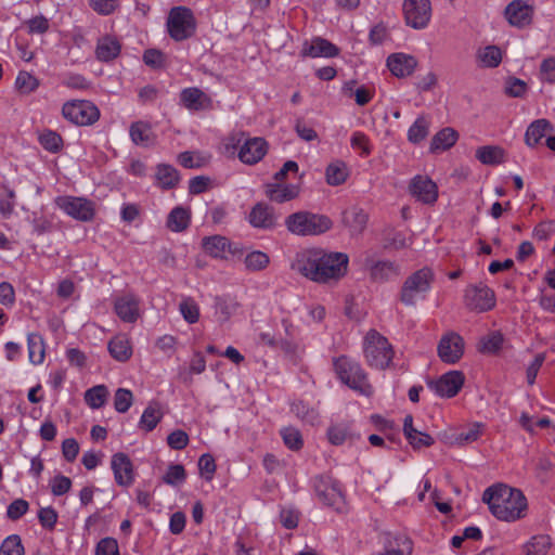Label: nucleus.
Masks as SVG:
<instances>
[{
    "instance_id": "obj_18",
    "label": "nucleus",
    "mask_w": 555,
    "mask_h": 555,
    "mask_svg": "<svg viewBox=\"0 0 555 555\" xmlns=\"http://www.w3.org/2000/svg\"><path fill=\"white\" fill-rule=\"evenodd\" d=\"M386 65L395 77L405 78L415 72L418 62L416 57L411 54L397 52L387 57Z\"/></svg>"
},
{
    "instance_id": "obj_1",
    "label": "nucleus",
    "mask_w": 555,
    "mask_h": 555,
    "mask_svg": "<svg viewBox=\"0 0 555 555\" xmlns=\"http://www.w3.org/2000/svg\"><path fill=\"white\" fill-rule=\"evenodd\" d=\"M348 263L345 253L309 248L296 255L292 269L312 282L332 284L346 275Z\"/></svg>"
},
{
    "instance_id": "obj_25",
    "label": "nucleus",
    "mask_w": 555,
    "mask_h": 555,
    "mask_svg": "<svg viewBox=\"0 0 555 555\" xmlns=\"http://www.w3.org/2000/svg\"><path fill=\"white\" fill-rule=\"evenodd\" d=\"M369 216L360 207H351L343 214V222L352 235L361 234L367 224Z\"/></svg>"
},
{
    "instance_id": "obj_48",
    "label": "nucleus",
    "mask_w": 555,
    "mask_h": 555,
    "mask_svg": "<svg viewBox=\"0 0 555 555\" xmlns=\"http://www.w3.org/2000/svg\"><path fill=\"white\" fill-rule=\"evenodd\" d=\"M39 85V79L25 70L20 72L15 79V88L22 94H30L38 89Z\"/></svg>"
},
{
    "instance_id": "obj_61",
    "label": "nucleus",
    "mask_w": 555,
    "mask_h": 555,
    "mask_svg": "<svg viewBox=\"0 0 555 555\" xmlns=\"http://www.w3.org/2000/svg\"><path fill=\"white\" fill-rule=\"evenodd\" d=\"M351 147L361 151V154L367 156L371 153L370 140L366 134L361 131L352 133L350 139Z\"/></svg>"
},
{
    "instance_id": "obj_49",
    "label": "nucleus",
    "mask_w": 555,
    "mask_h": 555,
    "mask_svg": "<svg viewBox=\"0 0 555 555\" xmlns=\"http://www.w3.org/2000/svg\"><path fill=\"white\" fill-rule=\"evenodd\" d=\"M503 340L501 333L492 332L479 340L478 350L482 353H495L501 349Z\"/></svg>"
},
{
    "instance_id": "obj_39",
    "label": "nucleus",
    "mask_w": 555,
    "mask_h": 555,
    "mask_svg": "<svg viewBox=\"0 0 555 555\" xmlns=\"http://www.w3.org/2000/svg\"><path fill=\"white\" fill-rule=\"evenodd\" d=\"M27 347L29 361L33 364H41L44 360L43 339L38 333H29L27 335Z\"/></svg>"
},
{
    "instance_id": "obj_58",
    "label": "nucleus",
    "mask_w": 555,
    "mask_h": 555,
    "mask_svg": "<svg viewBox=\"0 0 555 555\" xmlns=\"http://www.w3.org/2000/svg\"><path fill=\"white\" fill-rule=\"evenodd\" d=\"M88 3L100 15H109L118 8V0H88Z\"/></svg>"
},
{
    "instance_id": "obj_13",
    "label": "nucleus",
    "mask_w": 555,
    "mask_h": 555,
    "mask_svg": "<svg viewBox=\"0 0 555 555\" xmlns=\"http://www.w3.org/2000/svg\"><path fill=\"white\" fill-rule=\"evenodd\" d=\"M439 358L448 364H454L464 354V339L457 333L443 335L438 345Z\"/></svg>"
},
{
    "instance_id": "obj_42",
    "label": "nucleus",
    "mask_w": 555,
    "mask_h": 555,
    "mask_svg": "<svg viewBox=\"0 0 555 555\" xmlns=\"http://www.w3.org/2000/svg\"><path fill=\"white\" fill-rule=\"evenodd\" d=\"M163 413L157 403H150L143 411L139 425L146 431L153 430L160 422Z\"/></svg>"
},
{
    "instance_id": "obj_53",
    "label": "nucleus",
    "mask_w": 555,
    "mask_h": 555,
    "mask_svg": "<svg viewBox=\"0 0 555 555\" xmlns=\"http://www.w3.org/2000/svg\"><path fill=\"white\" fill-rule=\"evenodd\" d=\"M186 478L185 469L181 464H171L163 476V481L169 486L176 487L184 482Z\"/></svg>"
},
{
    "instance_id": "obj_4",
    "label": "nucleus",
    "mask_w": 555,
    "mask_h": 555,
    "mask_svg": "<svg viewBox=\"0 0 555 555\" xmlns=\"http://www.w3.org/2000/svg\"><path fill=\"white\" fill-rule=\"evenodd\" d=\"M334 369L338 378L348 387L360 395L370 397L373 393V387L361 365L346 356L334 359Z\"/></svg>"
},
{
    "instance_id": "obj_27",
    "label": "nucleus",
    "mask_w": 555,
    "mask_h": 555,
    "mask_svg": "<svg viewBox=\"0 0 555 555\" xmlns=\"http://www.w3.org/2000/svg\"><path fill=\"white\" fill-rule=\"evenodd\" d=\"M121 50V44L113 36L101 37L95 47V56L101 62H109L116 59Z\"/></svg>"
},
{
    "instance_id": "obj_17",
    "label": "nucleus",
    "mask_w": 555,
    "mask_h": 555,
    "mask_svg": "<svg viewBox=\"0 0 555 555\" xmlns=\"http://www.w3.org/2000/svg\"><path fill=\"white\" fill-rule=\"evenodd\" d=\"M114 311L121 321L134 323L140 318V299L131 293L116 296Z\"/></svg>"
},
{
    "instance_id": "obj_10",
    "label": "nucleus",
    "mask_w": 555,
    "mask_h": 555,
    "mask_svg": "<svg viewBox=\"0 0 555 555\" xmlns=\"http://www.w3.org/2000/svg\"><path fill=\"white\" fill-rule=\"evenodd\" d=\"M464 304L472 311L486 312L495 306V295L483 283L472 284L464 292Z\"/></svg>"
},
{
    "instance_id": "obj_8",
    "label": "nucleus",
    "mask_w": 555,
    "mask_h": 555,
    "mask_svg": "<svg viewBox=\"0 0 555 555\" xmlns=\"http://www.w3.org/2000/svg\"><path fill=\"white\" fill-rule=\"evenodd\" d=\"M196 18L186 7H175L170 10L167 18L169 36L176 41H183L191 38L196 31Z\"/></svg>"
},
{
    "instance_id": "obj_41",
    "label": "nucleus",
    "mask_w": 555,
    "mask_h": 555,
    "mask_svg": "<svg viewBox=\"0 0 555 555\" xmlns=\"http://www.w3.org/2000/svg\"><path fill=\"white\" fill-rule=\"evenodd\" d=\"M157 184L163 189H172L179 182V173L176 168L170 165H158L156 169Z\"/></svg>"
},
{
    "instance_id": "obj_16",
    "label": "nucleus",
    "mask_w": 555,
    "mask_h": 555,
    "mask_svg": "<svg viewBox=\"0 0 555 555\" xmlns=\"http://www.w3.org/2000/svg\"><path fill=\"white\" fill-rule=\"evenodd\" d=\"M111 468L114 479L118 486L129 487L134 481L133 464L130 457L124 452H117L112 455Z\"/></svg>"
},
{
    "instance_id": "obj_36",
    "label": "nucleus",
    "mask_w": 555,
    "mask_h": 555,
    "mask_svg": "<svg viewBox=\"0 0 555 555\" xmlns=\"http://www.w3.org/2000/svg\"><path fill=\"white\" fill-rule=\"evenodd\" d=\"M476 157L483 165H499L504 162L505 152L500 146L486 145L476 151Z\"/></svg>"
},
{
    "instance_id": "obj_40",
    "label": "nucleus",
    "mask_w": 555,
    "mask_h": 555,
    "mask_svg": "<svg viewBox=\"0 0 555 555\" xmlns=\"http://www.w3.org/2000/svg\"><path fill=\"white\" fill-rule=\"evenodd\" d=\"M412 552V541L405 535H398L388 540L384 552L377 555H406Z\"/></svg>"
},
{
    "instance_id": "obj_32",
    "label": "nucleus",
    "mask_w": 555,
    "mask_h": 555,
    "mask_svg": "<svg viewBox=\"0 0 555 555\" xmlns=\"http://www.w3.org/2000/svg\"><path fill=\"white\" fill-rule=\"evenodd\" d=\"M202 245L204 250L215 258H225L227 254L230 251V243L228 238L220 235L203 238Z\"/></svg>"
},
{
    "instance_id": "obj_45",
    "label": "nucleus",
    "mask_w": 555,
    "mask_h": 555,
    "mask_svg": "<svg viewBox=\"0 0 555 555\" xmlns=\"http://www.w3.org/2000/svg\"><path fill=\"white\" fill-rule=\"evenodd\" d=\"M429 133V121L424 116H420L408 130V140L413 144H418Z\"/></svg>"
},
{
    "instance_id": "obj_63",
    "label": "nucleus",
    "mask_w": 555,
    "mask_h": 555,
    "mask_svg": "<svg viewBox=\"0 0 555 555\" xmlns=\"http://www.w3.org/2000/svg\"><path fill=\"white\" fill-rule=\"evenodd\" d=\"M167 443L173 450H182L189 443V436L184 430L177 429L168 435Z\"/></svg>"
},
{
    "instance_id": "obj_37",
    "label": "nucleus",
    "mask_w": 555,
    "mask_h": 555,
    "mask_svg": "<svg viewBox=\"0 0 555 555\" xmlns=\"http://www.w3.org/2000/svg\"><path fill=\"white\" fill-rule=\"evenodd\" d=\"M349 176V170L343 160H335L331 163L325 170L326 182L330 185L343 184Z\"/></svg>"
},
{
    "instance_id": "obj_3",
    "label": "nucleus",
    "mask_w": 555,
    "mask_h": 555,
    "mask_svg": "<svg viewBox=\"0 0 555 555\" xmlns=\"http://www.w3.org/2000/svg\"><path fill=\"white\" fill-rule=\"evenodd\" d=\"M285 227L298 236H315L331 230L333 222L325 215L300 210L286 217Z\"/></svg>"
},
{
    "instance_id": "obj_51",
    "label": "nucleus",
    "mask_w": 555,
    "mask_h": 555,
    "mask_svg": "<svg viewBox=\"0 0 555 555\" xmlns=\"http://www.w3.org/2000/svg\"><path fill=\"white\" fill-rule=\"evenodd\" d=\"M179 311L183 319L190 324L196 323L199 319V307L191 297H184L181 300Z\"/></svg>"
},
{
    "instance_id": "obj_50",
    "label": "nucleus",
    "mask_w": 555,
    "mask_h": 555,
    "mask_svg": "<svg viewBox=\"0 0 555 555\" xmlns=\"http://www.w3.org/2000/svg\"><path fill=\"white\" fill-rule=\"evenodd\" d=\"M38 139L41 146L52 153L59 152L63 146L62 137L53 130H43Z\"/></svg>"
},
{
    "instance_id": "obj_34",
    "label": "nucleus",
    "mask_w": 555,
    "mask_h": 555,
    "mask_svg": "<svg viewBox=\"0 0 555 555\" xmlns=\"http://www.w3.org/2000/svg\"><path fill=\"white\" fill-rule=\"evenodd\" d=\"M459 139V133L452 128H443L437 132L430 142V151H446L452 147Z\"/></svg>"
},
{
    "instance_id": "obj_52",
    "label": "nucleus",
    "mask_w": 555,
    "mask_h": 555,
    "mask_svg": "<svg viewBox=\"0 0 555 555\" xmlns=\"http://www.w3.org/2000/svg\"><path fill=\"white\" fill-rule=\"evenodd\" d=\"M281 437L285 446L294 451L300 450L304 446V440L300 431L295 427H284L281 429Z\"/></svg>"
},
{
    "instance_id": "obj_22",
    "label": "nucleus",
    "mask_w": 555,
    "mask_h": 555,
    "mask_svg": "<svg viewBox=\"0 0 555 555\" xmlns=\"http://www.w3.org/2000/svg\"><path fill=\"white\" fill-rule=\"evenodd\" d=\"M181 103L190 111H204L211 106V99L198 88H185L180 94Z\"/></svg>"
},
{
    "instance_id": "obj_44",
    "label": "nucleus",
    "mask_w": 555,
    "mask_h": 555,
    "mask_svg": "<svg viewBox=\"0 0 555 555\" xmlns=\"http://www.w3.org/2000/svg\"><path fill=\"white\" fill-rule=\"evenodd\" d=\"M107 396V387L105 385H96L85 392V401L91 409H100L105 404Z\"/></svg>"
},
{
    "instance_id": "obj_57",
    "label": "nucleus",
    "mask_w": 555,
    "mask_h": 555,
    "mask_svg": "<svg viewBox=\"0 0 555 555\" xmlns=\"http://www.w3.org/2000/svg\"><path fill=\"white\" fill-rule=\"evenodd\" d=\"M216 462L215 459L206 453L203 454L198 460V469L201 473V476L206 479L207 481H210L214 478L215 472H216Z\"/></svg>"
},
{
    "instance_id": "obj_2",
    "label": "nucleus",
    "mask_w": 555,
    "mask_h": 555,
    "mask_svg": "<svg viewBox=\"0 0 555 555\" xmlns=\"http://www.w3.org/2000/svg\"><path fill=\"white\" fill-rule=\"evenodd\" d=\"M482 500L489 505L491 513L504 521H515L524 517L527 509V500L521 491L505 485L488 488Z\"/></svg>"
},
{
    "instance_id": "obj_29",
    "label": "nucleus",
    "mask_w": 555,
    "mask_h": 555,
    "mask_svg": "<svg viewBox=\"0 0 555 555\" xmlns=\"http://www.w3.org/2000/svg\"><path fill=\"white\" fill-rule=\"evenodd\" d=\"M327 438L334 446H340L345 442H353L360 438L350 424H335L327 430Z\"/></svg>"
},
{
    "instance_id": "obj_47",
    "label": "nucleus",
    "mask_w": 555,
    "mask_h": 555,
    "mask_svg": "<svg viewBox=\"0 0 555 555\" xmlns=\"http://www.w3.org/2000/svg\"><path fill=\"white\" fill-rule=\"evenodd\" d=\"M270 263L268 254L261 250L249 251L244 259L245 268L248 271H261L266 269Z\"/></svg>"
},
{
    "instance_id": "obj_9",
    "label": "nucleus",
    "mask_w": 555,
    "mask_h": 555,
    "mask_svg": "<svg viewBox=\"0 0 555 555\" xmlns=\"http://www.w3.org/2000/svg\"><path fill=\"white\" fill-rule=\"evenodd\" d=\"M54 203L64 214L81 222L91 221L95 216L94 202L86 197L62 195Z\"/></svg>"
},
{
    "instance_id": "obj_24",
    "label": "nucleus",
    "mask_w": 555,
    "mask_h": 555,
    "mask_svg": "<svg viewBox=\"0 0 555 555\" xmlns=\"http://www.w3.org/2000/svg\"><path fill=\"white\" fill-rule=\"evenodd\" d=\"M248 222L254 228L270 229L275 224V216L271 207L264 203H258L251 208Z\"/></svg>"
},
{
    "instance_id": "obj_43",
    "label": "nucleus",
    "mask_w": 555,
    "mask_h": 555,
    "mask_svg": "<svg viewBox=\"0 0 555 555\" xmlns=\"http://www.w3.org/2000/svg\"><path fill=\"white\" fill-rule=\"evenodd\" d=\"M292 412L301 421L314 425L319 422V412L314 406L304 400H297L292 403Z\"/></svg>"
},
{
    "instance_id": "obj_62",
    "label": "nucleus",
    "mask_w": 555,
    "mask_h": 555,
    "mask_svg": "<svg viewBox=\"0 0 555 555\" xmlns=\"http://www.w3.org/2000/svg\"><path fill=\"white\" fill-rule=\"evenodd\" d=\"M95 555H120L117 541L113 538L102 539L96 544Z\"/></svg>"
},
{
    "instance_id": "obj_28",
    "label": "nucleus",
    "mask_w": 555,
    "mask_h": 555,
    "mask_svg": "<svg viewBox=\"0 0 555 555\" xmlns=\"http://www.w3.org/2000/svg\"><path fill=\"white\" fill-rule=\"evenodd\" d=\"M129 135L135 145L150 146L155 141L152 126L147 121L138 120L130 125Z\"/></svg>"
},
{
    "instance_id": "obj_21",
    "label": "nucleus",
    "mask_w": 555,
    "mask_h": 555,
    "mask_svg": "<svg viewBox=\"0 0 555 555\" xmlns=\"http://www.w3.org/2000/svg\"><path fill=\"white\" fill-rule=\"evenodd\" d=\"M338 48L326 39L321 37L313 38L310 42H305L301 54L309 57H333L338 54Z\"/></svg>"
},
{
    "instance_id": "obj_38",
    "label": "nucleus",
    "mask_w": 555,
    "mask_h": 555,
    "mask_svg": "<svg viewBox=\"0 0 555 555\" xmlns=\"http://www.w3.org/2000/svg\"><path fill=\"white\" fill-rule=\"evenodd\" d=\"M190 211L181 206L175 207L168 218L167 227L173 232H181L190 224Z\"/></svg>"
},
{
    "instance_id": "obj_19",
    "label": "nucleus",
    "mask_w": 555,
    "mask_h": 555,
    "mask_svg": "<svg viewBox=\"0 0 555 555\" xmlns=\"http://www.w3.org/2000/svg\"><path fill=\"white\" fill-rule=\"evenodd\" d=\"M268 152V144L263 138H248L241 145L238 158L242 163L254 165L260 162Z\"/></svg>"
},
{
    "instance_id": "obj_6",
    "label": "nucleus",
    "mask_w": 555,
    "mask_h": 555,
    "mask_svg": "<svg viewBox=\"0 0 555 555\" xmlns=\"http://www.w3.org/2000/svg\"><path fill=\"white\" fill-rule=\"evenodd\" d=\"M434 282V272L424 267L406 278L401 291L400 300L405 306H415L418 299L426 297Z\"/></svg>"
},
{
    "instance_id": "obj_31",
    "label": "nucleus",
    "mask_w": 555,
    "mask_h": 555,
    "mask_svg": "<svg viewBox=\"0 0 555 555\" xmlns=\"http://www.w3.org/2000/svg\"><path fill=\"white\" fill-rule=\"evenodd\" d=\"M108 351L115 360L119 362L128 361L132 356L130 339L126 335L115 336L108 343Z\"/></svg>"
},
{
    "instance_id": "obj_56",
    "label": "nucleus",
    "mask_w": 555,
    "mask_h": 555,
    "mask_svg": "<svg viewBox=\"0 0 555 555\" xmlns=\"http://www.w3.org/2000/svg\"><path fill=\"white\" fill-rule=\"evenodd\" d=\"M133 402V395L129 389L118 388L114 396V408L119 413H126Z\"/></svg>"
},
{
    "instance_id": "obj_64",
    "label": "nucleus",
    "mask_w": 555,
    "mask_h": 555,
    "mask_svg": "<svg viewBox=\"0 0 555 555\" xmlns=\"http://www.w3.org/2000/svg\"><path fill=\"white\" fill-rule=\"evenodd\" d=\"M51 491L60 496L67 493L72 488V480L63 475L55 476L50 482Z\"/></svg>"
},
{
    "instance_id": "obj_5",
    "label": "nucleus",
    "mask_w": 555,
    "mask_h": 555,
    "mask_svg": "<svg viewBox=\"0 0 555 555\" xmlns=\"http://www.w3.org/2000/svg\"><path fill=\"white\" fill-rule=\"evenodd\" d=\"M363 352L369 365L379 370L386 369L393 358L388 339L375 330L369 331L364 336Z\"/></svg>"
},
{
    "instance_id": "obj_12",
    "label": "nucleus",
    "mask_w": 555,
    "mask_h": 555,
    "mask_svg": "<svg viewBox=\"0 0 555 555\" xmlns=\"http://www.w3.org/2000/svg\"><path fill=\"white\" fill-rule=\"evenodd\" d=\"M404 21L414 29H424L431 18V3L429 0H403Z\"/></svg>"
},
{
    "instance_id": "obj_60",
    "label": "nucleus",
    "mask_w": 555,
    "mask_h": 555,
    "mask_svg": "<svg viewBox=\"0 0 555 555\" xmlns=\"http://www.w3.org/2000/svg\"><path fill=\"white\" fill-rule=\"evenodd\" d=\"M540 79L547 83H555V57L551 56L542 61L540 65Z\"/></svg>"
},
{
    "instance_id": "obj_7",
    "label": "nucleus",
    "mask_w": 555,
    "mask_h": 555,
    "mask_svg": "<svg viewBox=\"0 0 555 555\" xmlns=\"http://www.w3.org/2000/svg\"><path fill=\"white\" fill-rule=\"evenodd\" d=\"M61 114L65 120L80 127L92 126L100 118V109L89 100H68L63 103Z\"/></svg>"
},
{
    "instance_id": "obj_33",
    "label": "nucleus",
    "mask_w": 555,
    "mask_h": 555,
    "mask_svg": "<svg viewBox=\"0 0 555 555\" xmlns=\"http://www.w3.org/2000/svg\"><path fill=\"white\" fill-rule=\"evenodd\" d=\"M476 59L480 67L495 68L502 62V51L496 46H487L477 51Z\"/></svg>"
},
{
    "instance_id": "obj_59",
    "label": "nucleus",
    "mask_w": 555,
    "mask_h": 555,
    "mask_svg": "<svg viewBox=\"0 0 555 555\" xmlns=\"http://www.w3.org/2000/svg\"><path fill=\"white\" fill-rule=\"evenodd\" d=\"M62 83L73 90H87L91 86V82L80 74L67 75Z\"/></svg>"
},
{
    "instance_id": "obj_23",
    "label": "nucleus",
    "mask_w": 555,
    "mask_h": 555,
    "mask_svg": "<svg viewBox=\"0 0 555 555\" xmlns=\"http://www.w3.org/2000/svg\"><path fill=\"white\" fill-rule=\"evenodd\" d=\"M403 434L413 449L427 448L434 444V438L413 426V416L405 415L403 420Z\"/></svg>"
},
{
    "instance_id": "obj_20",
    "label": "nucleus",
    "mask_w": 555,
    "mask_h": 555,
    "mask_svg": "<svg viewBox=\"0 0 555 555\" xmlns=\"http://www.w3.org/2000/svg\"><path fill=\"white\" fill-rule=\"evenodd\" d=\"M532 8L521 0L511 2L505 9V17L508 23L516 27H524L532 20Z\"/></svg>"
},
{
    "instance_id": "obj_11",
    "label": "nucleus",
    "mask_w": 555,
    "mask_h": 555,
    "mask_svg": "<svg viewBox=\"0 0 555 555\" xmlns=\"http://www.w3.org/2000/svg\"><path fill=\"white\" fill-rule=\"evenodd\" d=\"M313 489L319 500L326 506L339 508L344 503L340 485L331 476L321 475L315 477Z\"/></svg>"
},
{
    "instance_id": "obj_26",
    "label": "nucleus",
    "mask_w": 555,
    "mask_h": 555,
    "mask_svg": "<svg viewBox=\"0 0 555 555\" xmlns=\"http://www.w3.org/2000/svg\"><path fill=\"white\" fill-rule=\"evenodd\" d=\"M266 195L272 202L285 203L299 195V188L295 184L269 183L266 188Z\"/></svg>"
},
{
    "instance_id": "obj_55",
    "label": "nucleus",
    "mask_w": 555,
    "mask_h": 555,
    "mask_svg": "<svg viewBox=\"0 0 555 555\" xmlns=\"http://www.w3.org/2000/svg\"><path fill=\"white\" fill-rule=\"evenodd\" d=\"M235 311V304L221 297L215 299V314L220 322H227Z\"/></svg>"
},
{
    "instance_id": "obj_46",
    "label": "nucleus",
    "mask_w": 555,
    "mask_h": 555,
    "mask_svg": "<svg viewBox=\"0 0 555 555\" xmlns=\"http://www.w3.org/2000/svg\"><path fill=\"white\" fill-rule=\"evenodd\" d=\"M551 547L548 535H535L524 545L526 555H546Z\"/></svg>"
},
{
    "instance_id": "obj_14",
    "label": "nucleus",
    "mask_w": 555,
    "mask_h": 555,
    "mask_svg": "<svg viewBox=\"0 0 555 555\" xmlns=\"http://www.w3.org/2000/svg\"><path fill=\"white\" fill-rule=\"evenodd\" d=\"M409 192L416 201L426 205H433L438 199V186L427 176H415L409 184Z\"/></svg>"
},
{
    "instance_id": "obj_15",
    "label": "nucleus",
    "mask_w": 555,
    "mask_h": 555,
    "mask_svg": "<svg viewBox=\"0 0 555 555\" xmlns=\"http://www.w3.org/2000/svg\"><path fill=\"white\" fill-rule=\"evenodd\" d=\"M464 380L465 378L461 371H450L436 382L429 383V387L440 397L452 398L461 390Z\"/></svg>"
},
{
    "instance_id": "obj_54",
    "label": "nucleus",
    "mask_w": 555,
    "mask_h": 555,
    "mask_svg": "<svg viewBox=\"0 0 555 555\" xmlns=\"http://www.w3.org/2000/svg\"><path fill=\"white\" fill-rule=\"evenodd\" d=\"M0 555H24V546L17 534L7 537L0 546Z\"/></svg>"
},
{
    "instance_id": "obj_35",
    "label": "nucleus",
    "mask_w": 555,
    "mask_h": 555,
    "mask_svg": "<svg viewBox=\"0 0 555 555\" xmlns=\"http://www.w3.org/2000/svg\"><path fill=\"white\" fill-rule=\"evenodd\" d=\"M400 274L399 267L388 260L377 261L371 267V275L376 281H389Z\"/></svg>"
},
{
    "instance_id": "obj_30",
    "label": "nucleus",
    "mask_w": 555,
    "mask_h": 555,
    "mask_svg": "<svg viewBox=\"0 0 555 555\" xmlns=\"http://www.w3.org/2000/svg\"><path fill=\"white\" fill-rule=\"evenodd\" d=\"M552 130L553 127L547 119H537L532 121L527 128L525 133V142L528 146L534 147Z\"/></svg>"
}]
</instances>
